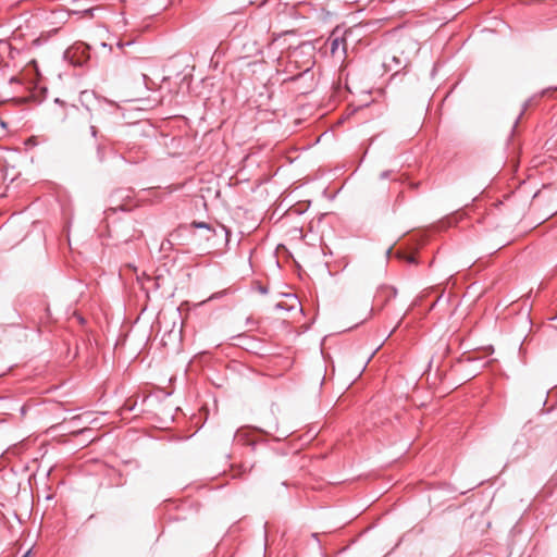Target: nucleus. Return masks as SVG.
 Wrapping results in <instances>:
<instances>
[{
  "label": "nucleus",
  "mask_w": 557,
  "mask_h": 557,
  "mask_svg": "<svg viewBox=\"0 0 557 557\" xmlns=\"http://www.w3.org/2000/svg\"><path fill=\"white\" fill-rule=\"evenodd\" d=\"M251 431L252 430L250 428H240L236 431L234 440L247 445H253L255 442L250 438Z\"/></svg>",
  "instance_id": "1"
},
{
  "label": "nucleus",
  "mask_w": 557,
  "mask_h": 557,
  "mask_svg": "<svg viewBox=\"0 0 557 557\" xmlns=\"http://www.w3.org/2000/svg\"><path fill=\"white\" fill-rule=\"evenodd\" d=\"M397 295V289L392 286H383L379 290L376 295V299L384 298V302H387L388 300L395 298Z\"/></svg>",
  "instance_id": "2"
},
{
  "label": "nucleus",
  "mask_w": 557,
  "mask_h": 557,
  "mask_svg": "<svg viewBox=\"0 0 557 557\" xmlns=\"http://www.w3.org/2000/svg\"><path fill=\"white\" fill-rule=\"evenodd\" d=\"M385 66L392 71L395 70V72H398L399 69L405 67L406 63L401 61L399 57L393 55L389 59H386L384 62Z\"/></svg>",
  "instance_id": "3"
},
{
  "label": "nucleus",
  "mask_w": 557,
  "mask_h": 557,
  "mask_svg": "<svg viewBox=\"0 0 557 557\" xmlns=\"http://www.w3.org/2000/svg\"><path fill=\"white\" fill-rule=\"evenodd\" d=\"M136 408V401L127 400L121 408L120 414L125 416L127 412L134 411Z\"/></svg>",
  "instance_id": "4"
},
{
  "label": "nucleus",
  "mask_w": 557,
  "mask_h": 557,
  "mask_svg": "<svg viewBox=\"0 0 557 557\" xmlns=\"http://www.w3.org/2000/svg\"><path fill=\"white\" fill-rule=\"evenodd\" d=\"M97 158L100 162H102L106 158L104 145L102 143L97 144Z\"/></svg>",
  "instance_id": "5"
},
{
  "label": "nucleus",
  "mask_w": 557,
  "mask_h": 557,
  "mask_svg": "<svg viewBox=\"0 0 557 557\" xmlns=\"http://www.w3.org/2000/svg\"><path fill=\"white\" fill-rule=\"evenodd\" d=\"M536 98V96L534 97H531L529 98L527 101H524L523 103V108H522V111L520 112V115L518 116V119L516 120L515 122V126H517L518 122H519V119L521 117V115L524 113V111L533 103V100Z\"/></svg>",
  "instance_id": "6"
},
{
  "label": "nucleus",
  "mask_w": 557,
  "mask_h": 557,
  "mask_svg": "<svg viewBox=\"0 0 557 557\" xmlns=\"http://www.w3.org/2000/svg\"><path fill=\"white\" fill-rule=\"evenodd\" d=\"M191 226L195 227V228H205V230H211V225L206 223V222H197V221H194L191 223Z\"/></svg>",
  "instance_id": "7"
},
{
  "label": "nucleus",
  "mask_w": 557,
  "mask_h": 557,
  "mask_svg": "<svg viewBox=\"0 0 557 557\" xmlns=\"http://www.w3.org/2000/svg\"><path fill=\"white\" fill-rule=\"evenodd\" d=\"M250 470H251V468H247L245 465H242L240 469L238 470V472L235 475H242L243 473H246Z\"/></svg>",
  "instance_id": "8"
},
{
  "label": "nucleus",
  "mask_w": 557,
  "mask_h": 557,
  "mask_svg": "<svg viewBox=\"0 0 557 557\" xmlns=\"http://www.w3.org/2000/svg\"><path fill=\"white\" fill-rule=\"evenodd\" d=\"M89 131H90V135H91L94 138H97V136H98V129H97V127H96L95 125H91V126L89 127Z\"/></svg>",
  "instance_id": "9"
},
{
  "label": "nucleus",
  "mask_w": 557,
  "mask_h": 557,
  "mask_svg": "<svg viewBox=\"0 0 557 557\" xmlns=\"http://www.w3.org/2000/svg\"><path fill=\"white\" fill-rule=\"evenodd\" d=\"M308 74H310V70H309V69H308V70H306V71H304L302 73H300V74H299V75H297V76H293V77H290V81H295V79H297L298 77H304V76H306V75H308Z\"/></svg>",
  "instance_id": "10"
},
{
  "label": "nucleus",
  "mask_w": 557,
  "mask_h": 557,
  "mask_svg": "<svg viewBox=\"0 0 557 557\" xmlns=\"http://www.w3.org/2000/svg\"><path fill=\"white\" fill-rule=\"evenodd\" d=\"M391 175V171H383L381 174H380V178L381 180H386Z\"/></svg>",
  "instance_id": "11"
},
{
  "label": "nucleus",
  "mask_w": 557,
  "mask_h": 557,
  "mask_svg": "<svg viewBox=\"0 0 557 557\" xmlns=\"http://www.w3.org/2000/svg\"><path fill=\"white\" fill-rule=\"evenodd\" d=\"M83 419L82 416H75L71 419L70 423L76 424L77 421H81Z\"/></svg>",
  "instance_id": "12"
},
{
  "label": "nucleus",
  "mask_w": 557,
  "mask_h": 557,
  "mask_svg": "<svg viewBox=\"0 0 557 557\" xmlns=\"http://www.w3.org/2000/svg\"><path fill=\"white\" fill-rule=\"evenodd\" d=\"M406 260H407L409 263H416V262H417V260H416V258H414L413 256H408V257H406Z\"/></svg>",
  "instance_id": "13"
},
{
  "label": "nucleus",
  "mask_w": 557,
  "mask_h": 557,
  "mask_svg": "<svg viewBox=\"0 0 557 557\" xmlns=\"http://www.w3.org/2000/svg\"><path fill=\"white\" fill-rule=\"evenodd\" d=\"M168 245H169V246L171 245V242H170V240H165V242H163V243H162V245H161V249H162V250H164V249H165V247H168Z\"/></svg>",
  "instance_id": "14"
},
{
  "label": "nucleus",
  "mask_w": 557,
  "mask_h": 557,
  "mask_svg": "<svg viewBox=\"0 0 557 557\" xmlns=\"http://www.w3.org/2000/svg\"><path fill=\"white\" fill-rule=\"evenodd\" d=\"M168 245H169V246L171 245V242H170V240H165V242H163V243H162V245H161V249H162V250H164V249H165V247H168Z\"/></svg>",
  "instance_id": "15"
},
{
  "label": "nucleus",
  "mask_w": 557,
  "mask_h": 557,
  "mask_svg": "<svg viewBox=\"0 0 557 557\" xmlns=\"http://www.w3.org/2000/svg\"><path fill=\"white\" fill-rule=\"evenodd\" d=\"M141 75H143V79L145 82V85L148 87V82L150 81V78L146 74H141Z\"/></svg>",
  "instance_id": "16"
},
{
  "label": "nucleus",
  "mask_w": 557,
  "mask_h": 557,
  "mask_svg": "<svg viewBox=\"0 0 557 557\" xmlns=\"http://www.w3.org/2000/svg\"><path fill=\"white\" fill-rule=\"evenodd\" d=\"M275 308H276V309H286V307H285V305H284L283 302H277V304L275 305Z\"/></svg>",
  "instance_id": "17"
},
{
  "label": "nucleus",
  "mask_w": 557,
  "mask_h": 557,
  "mask_svg": "<svg viewBox=\"0 0 557 557\" xmlns=\"http://www.w3.org/2000/svg\"><path fill=\"white\" fill-rule=\"evenodd\" d=\"M132 45V41H127L125 44H122V42H119V47H124V46H131Z\"/></svg>",
  "instance_id": "18"
},
{
  "label": "nucleus",
  "mask_w": 557,
  "mask_h": 557,
  "mask_svg": "<svg viewBox=\"0 0 557 557\" xmlns=\"http://www.w3.org/2000/svg\"><path fill=\"white\" fill-rule=\"evenodd\" d=\"M336 47H337V39H335V40L332 42V51H334Z\"/></svg>",
  "instance_id": "19"
},
{
  "label": "nucleus",
  "mask_w": 557,
  "mask_h": 557,
  "mask_svg": "<svg viewBox=\"0 0 557 557\" xmlns=\"http://www.w3.org/2000/svg\"><path fill=\"white\" fill-rule=\"evenodd\" d=\"M259 290H260V293H262V294H267V293H268L267 287H263V286H261V287L259 288Z\"/></svg>",
  "instance_id": "20"
},
{
  "label": "nucleus",
  "mask_w": 557,
  "mask_h": 557,
  "mask_svg": "<svg viewBox=\"0 0 557 557\" xmlns=\"http://www.w3.org/2000/svg\"><path fill=\"white\" fill-rule=\"evenodd\" d=\"M86 431H90V430H89V429L84 428V429H82V430L77 431V433H84V432H86Z\"/></svg>",
  "instance_id": "21"
},
{
  "label": "nucleus",
  "mask_w": 557,
  "mask_h": 557,
  "mask_svg": "<svg viewBox=\"0 0 557 557\" xmlns=\"http://www.w3.org/2000/svg\"><path fill=\"white\" fill-rule=\"evenodd\" d=\"M30 554V550L26 552L22 557H28Z\"/></svg>",
  "instance_id": "22"
},
{
  "label": "nucleus",
  "mask_w": 557,
  "mask_h": 557,
  "mask_svg": "<svg viewBox=\"0 0 557 557\" xmlns=\"http://www.w3.org/2000/svg\"><path fill=\"white\" fill-rule=\"evenodd\" d=\"M386 253H387V256H389L392 253V248H388Z\"/></svg>",
  "instance_id": "23"
},
{
  "label": "nucleus",
  "mask_w": 557,
  "mask_h": 557,
  "mask_svg": "<svg viewBox=\"0 0 557 557\" xmlns=\"http://www.w3.org/2000/svg\"><path fill=\"white\" fill-rule=\"evenodd\" d=\"M398 257H399V258H405V257H404V253H400V252L398 253Z\"/></svg>",
  "instance_id": "24"
}]
</instances>
